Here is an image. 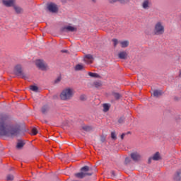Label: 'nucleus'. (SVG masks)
<instances>
[{
	"instance_id": "1",
	"label": "nucleus",
	"mask_w": 181,
	"mask_h": 181,
	"mask_svg": "<svg viewBox=\"0 0 181 181\" xmlns=\"http://www.w3.org/2000/svg\"><path fill=\"white\" fill-rule=\"evenodd\" d=\"M21 134V125L18 124H9L6 115H0V136L13 138Z\"/></svg>"
},
{
	"instance_id": "2",
	"label": "nucleus",
	"mask_w": 181,
	"mask_h": 181,
	"mask_svg": "<svg viewBox=\"0 0 181 181\" xmlns=\"http://www.w3.org/2000/svg\"><path fill=\"white\" fill-rule=\"evenodd\" d=\"M74 95V90L70 88H66L62 91L60 98L62 100V101H69V100H71V98H73Z\"/></svg>"
},
{
	"instance_id": "3",
	"label": "nucleus",
	"mask_w": 181,
	"mask_h": 181,
	"mask_svg": "<svg viewBox=\"0 0 181 181\" xmlns=\"http://www.w3.org/2000/svg\"><path fill=\"white\" fill-rule=\"evenodd\" d=\"M88 172H90V167L85 165L81 168V173H76L75 176L78 179H84L86 176H93V173Z\"/></svg>"
},
{
	"instance_id": "4",
	"label": "nucleus",
	"mask_w": 181,
	"mask_h": 181,
	"mask_svg": "<svg viewBox=\"0 0 181 181\" xmlns=\"http://www.w3.org/2000/svg\"><path fill=\"white\" fill-rule=\"evenodd\" d=\"M13 71H14V74H16V76H18L19 77H21V78H24V80L29 78V76H28V74H25V72H23V69L22 68V65H21V64H17L14 67Z\"/></svg>"
},
{
	"instance_id": "5",
	"label": "nucleus",
	"mask_w": 181,
	"mask_h": 181,
	"mask_svg": "<svg viewBox=\"0 0 181 181\" xmlns=\"http://www.w3.org/2000/svg\"><path fill=\"white\" fill-rule=\"evenodd\" d=\"M165 33V27L162 25V23L158 22L154 28L155 35H163Z\"/></svg>"
},
{
	"instance_id": "6",
	"label": "nucleus",
	"mask_w": 181,
	"mask_h": 181,
	"mask_svg": "<svg viewBox=\"0 0 181 181\" xmlns=\"http://www.w3.org/2000/svg\"><path fill=\"white\" fill-rule=\"evenodd\" d=\"M35 64L37 66V67H38V69H40V70H47V64L45 63V61L42 60V59H37L35 62Z\"/></svg>"
},
{
	"instance_id": "7",
	"label": "nucleus",
	"mask_w": 181,
	"mask_h": 181,
	"mask_svg": "<svg viewBox=\"0 0 181 181\" xmlns=\"http://www.w3.org/2000/svg\"><path fill=\"white\" fill-rule=\"evenodd\" d=\"M47 9L48 11H49V12H52V13H56V12H58L59 11L57 5H56L54 3H50L47 6Z\"/></svg>"
},
{
	"instance_id": "8",
	"label": "nucleus",
	"mask_w": 181,
	"mask_h": 181,
	"mask_svg": "<svg viewBox=\"0 0 181 181\" xmlns=\"http://www.w3.org/2000/svg\"><path fill=\"white\" fill-rule=\"evenodd\" d=\"M61 32H77V28L67 25L61 28Z\"/></svg>"
},
{
	"instance_id": "9",
	"label": "nucleus",
	"mask_w": 181,
	"mask_h": 181,
	"mask_svg": "<svg viewBox=\"0 0 181 181\" xmlns=\"http://www.w3.org/2000/svg\"><path fill=\"white\" fill-rule=\"evenodd\" d=\"M131 158L134 162H139L141 160V155L139 153L134 152L130 154Z\"/></svg>"
},
{
	"instance_id": "10",
	"label": "nucleus",
	"mask_w": 181,
	"mask_h": 181,
	"mask_svg": "<svg viewBox=\"0 0 181 181\" xmlns=\"http://www.w3.org/2000/svg\"><path fill=\"white\" fill-rule=\"evenodd\" d=\"M173 179L175 181L181 180V169L176 171V173L173 175Z\"/></svg>"
},
{
	"instance_id": "11",
	"label": "nucleus",
	"mask_w": 181,
	"mask_h": 181,
	"mask_svg": "<svg viewBox=\"0 0 181 181\" xmlns=\"http://www.w3.org/2000/svg\"><path fill=\"white\" fill-rule=\"evenodd\" d=\"M118 57L122 60H127L128 58V54L125 51L121 52L118 54Z\"/></svg>"
},
{
	"instance_id": "12",
	"label": "nucleus",
	"mask_w": 181,
	"mask_h": 181,
	"mask_svg": "<svg viewBox=\"0 0 181 181\" xmlns=\"http://www.w3.org/2000/svg\"><path fill=\"white\" fill-rule=\"evenodd\" d=\"M15 0H3V4L5 6L11 7L13 6V1Z\"/></svg>"
},
{
	"instance_id": "13",
	"label": "nucleus",
	"mask_w": 181,
	"mask_h": 181,
	"mask_svg": "<svg viewBox=\"0 0 181 181\" xmlns=\"http://www.w3.org/2000/svg\"><path fill=\"white\" fill-rule=\"evenodd\" d=\"M162 94H163L162 90H154L153 92V97H156V98H158V97H160Z\"/></svg>"
},
{
	"instance_id": "14",
	"label": "nucleus",
	"mask_w": 181,
	"mask_h": 181,
	"mask_svg": "<svg viewBox=\"0 0 181 181\" xmlns=\"http://www.w3.org/2000/svg\"><path fill=\"white\" fill-rule=\"evenodd\" d=\"M84 57V62H87V60H89V63H93V60H94V57L90 54H86Z\"/></svg>"
},
{
	"instance_id": "15",
	"label": "nucleus",
	"mask_w": 181,
	"mask_h": 181,
	"mask_svg": "<svg viewBox=\"0 0 181 181\" xmlns=\"http://www.w3.org/2000/svg\"><path fill=\"white\" fill-rule=\"evenodd\" d=\"M112 95L114 97V98H115V100H118L120 98H122V95L120 94L119 93H117V92H112Z\"/></svg>"
},
{
	"instance_id": "16",
	"label": "nucleus",
	"mask_w": 181,
	"mask_h": 181,
	"mask_svg": "<svg viewBox=\"0 0 181 181\" xmlns=\"http://www.w3.org/2000/svg\"><path fill=\"white\" fill-rule=\"evenodd\" d=\"M25 142L22 140H18V142L17 143L16 148L17 149H22L23 146H25Z\"/></svg>"
},
{
	"instance_id": "17",
	"label": "nucleus",
	"mask_w": 181,
	"mask_h": 181,
	"mask_svg": "<svg viewBox=\"0 0 181 181\" xmlns=\"http://www.w3.org/2000/svg\"><path fill=\"white\" fill-rule=\"evenodd\" d=\"M81 128L83 131H86V132H90V131H93V127H91V126L83 125Z\"/></svg>"
},
{
	"instance_id": "18",
	"label": "nucleus",
	"mask_w": 181,
	"mask_h": 181,
	"mask_svg": "<svg viewBox=\"0 0 181 181\" xmlns=\"http://www.w3.org/2000/svg\"><path fill=\"white\" fill-rule=\"evenodd\" d=\"M143 9H149V0H146L142 4Z\"/></svg>"
},
{
	"instance_id": "19",
	"label": "nucleus",
	"mask_w": 181,
	"mask_h": 181,
	"mask_svg": "<svg viewBox=\"0 0 181 181\" xmlns=\"http://www.w3.org/2000/svg\"><path fill=\"white\" fill-rule=\"evenodd\" d=\"M153 160H159L160 159V155L159 154V152H156L153 157L151 158Z\"/></svg>"
},
{
	"instance_id": "20",
	"label": "nucleus",
	"mask_w": 181,
	"mask_h": 181,
	"mask_svg": "<svg viewBox=\"0 0 181 181\" xmlns=\"http://www.w3.org/2000/svg\"><path fill=\"white\" fill-rule=\"evenodd\" d=\"M48 111H49V106L48 105H44L41 108V112H42V114H47Z\"/></svg>"
},
{
	"instance_id": "21",
	"label": "nucleus",
	"mask_w": 181,
	"mask_h": 181,
	"mask_svg": "<svg viewBox=\"0 0 181 181\" xmlns=\"http://www.w3.org/2000/svg\"><path fill=\"white\" fill-rule=\"evenodd\" d=\"M110 107H111V105L108 103L103 104V111L104 112H107V111L110 110Z\"/></svg>"
},
{
	"instance_id": "22",
	"label": "nucleus",
	"mask_w": 181,
	"mask_h": 181,
	"mask_svg": "<svg viewBox=\"0 0 181 181\" xmlns=\"http://www.w3.org/2000/svg\"><path fill=\"white\" fill-rule=\"evenodd\" d=\"M93 85L95 86V87H96V88H98L99 87H101V86H103V82H101V81H97L93 83Z\"/></svg>"
},
{
	"instance_id": "23",
	"label": "nucleus",
	"mask_w": 181,
	"mask_h": 181,
	"mask_svg": "<svg viewBox=\"0 0 181 181\" xmlns=\"http://www.w3.org/2000/svg\"><path fill=\"white\" fill-rule=\"evenodd\" d=\"M14 179H15V177L13 176V175L8 174L6 176V180H7V181H13Z\"/></svg>"
},
{
	"instance_id": "24",
	"label": "nucleus",
	"mask_w": 181,
	"mask_h": 181,
	"mask_svg": "<svg viewBox=\"0 0 181 181\" xmlns=\"http://www.w3.org/2000/svg\"><path fill=\"white\" fill-rule=\"evenodd\" d=\"M122 47H128L129 42L128 41H122L120 42Z\"/></svg>"
},
{
	"instance_id": "25",
	"label": "nucleus",
	"mask_w": 181,
	"mask_h": 181,
	"mask_svg": "<svg viewBox=\"0 0 181 181\" xmlns=\"http://www.w3.org/2000/svg\"><path fill=\"white\" fill-rule=\"evenodd\" d=\"M83 69H84V66L81 64H77L76 66H75V70L76 71H80V70H83Z\"/></svg>"
},
{
	"instance_id": "26",
	"label": "nucleus",
	"mask_w": 181,
	"mask_h": 181,
	"mask_svg": "<svg viewBox=\"0 0 181 181\" xmlns=\"http://www.w3.org/2000/svg\"><path fill=\"white\" fill-rule=\"evenodd\" d=\"M88 76H90V77H95V78H98V77H100V75H98V74L92 72H89Z\"/></svg>"
},
{
	"instance_id": "27",
	"label": "nucleus",
	"mask_w": 181,
	"mask_h": 181,
	"mask_svg": "<svg viewBox=\"0 0 181 181\" xmlns=\"http://www.w3.org/2000/svg\"><path fill=\"white\" fill-rule=\"evenodd\" d=\"M30 90H32V91H34L35 93H37L39 88H37V86H31Z\"/></svg>"
},
{
	"instance_id": "28",
	"label": "nucleus",
	"mask_w": 181,
	"mask_h": 181,
	"mask_svg": "<svg viewBox=\"0 0 181 181\" xmlns=\"http://www.w3.org/2000/svg\"><path fill=\"white\" fill-rule=\"evenodd\" d=\"M14 9H15L16 13H21V12H22V8H21L19 6H15Z\"/></svg>"
},
{
	"instance_id": "29",
	"label": "nucleus",
	"mask_w": 181,
	"mask_h": 181,
	"mask_svg": "<svg viewBox=\"0 0 181 181\" xmlns=\"http://www.w3.org/2000/svg\"><path fill=\"white\" fill-rule=\"evenodd\" d=\"M110 177H111V179H115V177H117V175L115 174V171L112 170L110 172Z\"/></svg>"
},
{
	"instance_id": "30",
	"label": "nucleus",
	"mask_w": 181,
	"mask_h": 181,
	"mask_svg": "<svg viewBox=\"0 0 181 181\" xmlns=\"http://www.w3.org/2000/svg\"><path fill=\"white\" fill-rule=\"evenodd\" d=\"M111 138L113 139V141H115L117 139V134H115V132H112L111 133Z\"/></svg>"
},
{
	"instance_id": "31",
	"label": "nucleus",
	"mask_w": 181,
	"mask_h": 181,
	"mask_svg": "<svg viewBox=\"0 0 181 181\" xmlns=\"http://www.w3.org/2000/svg\"><path fill=\"white\" fill-rule=\"evenodd\" d=\"M31 134L32 135H36L37 134V129L36 128H33L31 129Z\"/></svg>"
},
{
	"instance_id": "32",
	"label": "nucleus",
	"mask_w": 181,
	"mask_h": 181,
	"mask_svg": "<svg viewBox=\"0 0 181 181\" xmlns=\"http://www.w3.org/2000/svg\"><path fill=\"white\" fill-rule=\"evenodd\" d=\"M81 101H86L87 100V96L86 95H81L80 96Z\"/></svg>"
},
{
	"instance_id": "33",
	"label": "nucleus",
	"mask_w": 181,
	"mask_h": 181,
	"mask_svg": "<svg viewBox=\"0 0 181 181\" xmlns=\"http://www.w3.org/2000/svg\"><path fill=\"white\" fill-rule=\"evenodd\" d=\"M124 121H125V117H122L118 119L119 124H124Z\"/></svg>"
},
{
	"instance_id": "34",
	"label": "nucleus",
	"mask_w": 181,
	"mask_h": 181,
	"mask_svg": "<svg viewBox=\"0 0 181 181\" xmlns=\"http://www.w3.org/2000/svg\"><path fill=\"white\" fill-rule=\"evenodd\" d=\"M62 81V77L59 76L55 81L54 84H59V83Z\"/></svg>"
},
{
	"instance_id": "35",
	"label": "nucleus",
	"mask_w": 181,
	"mask_h": 181,
	"mask_svg": "<svg viewBox=\"0 0 181 181\" xmlns=\"http://www.w3.org/2000/svg\"><path fill=\"white\" fill-rule=\"evenodd\" d=\"M130 162H131V158L129 157H127L124 160L125 164L128 165V163H129Z\"/></svg>"
},
{
	"instance_id": "36",
	"label": "nucleus",
	"mask_w": 181,
	"mask_h": 181,
	"mask_svg": "<svg viewBox=\"0 0 181 181\" xmlns=\"http://www.w3.org/2000/svg\"><path fill=\"white\" fill-rule=\"evenodd\" d=\"M100 141H101V142L103 143V144H104V142H105V141H106V139H105V136H100Z\"/></svg>"
},
{
	"instance_id": "37",
	"label": "nucleus",
	"mask_w": 181,
	"mask_h": 181,
	"mask_svg": "<svg viewBox=\"0 0 181 181\" xmlns=\"http://www.w3.org/2000/svg\"><path fill=\"white\" fill-rule=\"evenodd\" d=\"M112 42H114V46H117V45H118V40L117 39H113Z\"/></svg>"
},
{
	"instance_id": "38",
	"label": "nucleus",
	"mask_w": 181,
	"mask_h": 181,
	"mask_svg": "<svg viewBox=\"0 0 181 181\" xmlns=\"http://www.w3.org/2000/svg\"><path fill=\"white\" fill-rule=\"evenodd\" d=\"M110 4H115V2H118V0H109Z\"/></svg>"
},
{
	"instance_id": "39",
	"label": "nucleus",
	"mask_w": 181,
	"mask_h": 181,
	"mask_svg": "<svg viewBox=\"0 0 181 181\" xmlns=\"http://www.w3.org/2000/svg\"><path fill=\"white\" fill-rule=\"evenodd\" d=\"M125 135H126V134H125V133H123V134L121 135V139H124V138L125 137Z\"/></svg>"
},
{
	"instance_id": "40",
	"label": "nucleus",
	"mask_w": 181,
	"mask_h": 181,
	"mask_svg": "<svg viewBox=\"0 0 181 181\" xmlns=\"http://www.w3.org/2000/svg\"><path fill=\"white\" fill-rule=\"evenodd\" d=\"M62 53H68L69 51H67V49H62Z\"/></svg>"
},
{
	"instance_id": "41",
	"label": "nucleus",
	"mask_w": 181,
	"mask_h": 181,
	"mask_svg": "<svg viewBox=\"0 0 181 181\" xmlns=\"http://www.w3.org/2000/svg\"><path fill=\"white\" fill-rule=\"evenodd\" d=\"M92 4H97V0H90Z\"/></svg>"
},
{
	"instance_id": "42",
	"label": "nucleus",
	"mask_w": 181,
	"mask_h": 181,
	"mask_svg": "<svg viewBox=\"0 0 181 181\" xmlns=\"http://www.w3.org/2000/svg\"><path fill=\"white\" fill-rule=\"evenodd\" d=\"M117 1L121 4H124V2H125V0H117Z\"/></svg>"
},
{
	"instance_id": "43",
	"label": "nucleus",
	"mask_w": 181,
	"mask_h": 181,
	"mask_svg": "<svg viewBox=\"0 0 181 181\" xmlns=\"http://www.w3.org/2000/svg\"><path fill=\"white\" fill-rule=\"evenodd\" d=\"M151 160H152V158H149L148 159V163H151Z\"/></svg>"
},
{
	"instance_id": "44",
	"label": "nucleus",
	"mask_w": 181,
	"mask_h": 181,
	"mask_svg": "<svg viewBox=\"0 0 181 181\" xmlns=\"http://www.w3.org/2000/svg\"><path fill=\"white\" fill-rule=\"evenodd\" d=\"M11 170H13V168H11L9 169V172H11Z\"/></svg>"
},
{
	"instance_id": "45",
	"label": "nucleus",
	"mask_w": 181,
	"mask_h": 181,
	"mask_svg": "<svg viewBox=\"0 0 181 181\" xmlns=\"http://www.w3.org/2000/svg\"><path fill=\"white\" fill-rule=\"evenodd\" d=\"M175 100H179L178 97H175Z\"/></svg>"
},
{
	"instance_id": "46",
	"label": "nucleus",
	"mask_w": 181,
	"mask_h": 181,
	"mask_svg": "<svg viewBox=\"0 0 181 181\" xmlns=\"http://www.w3.org/2000/svg\"><path fill=\"white\" fill-rule=\"evenodd\" d=\"M127 134H131V132H127Z\"/></svg>"
}]
</instances>
